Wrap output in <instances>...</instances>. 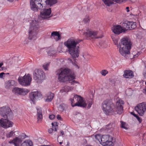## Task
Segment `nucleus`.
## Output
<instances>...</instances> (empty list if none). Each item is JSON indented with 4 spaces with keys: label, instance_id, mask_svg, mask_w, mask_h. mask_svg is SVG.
<instances>
[{
    "label": "nucleus",
    "instance_id": "40",
    "mask_svg": "<svg viewBox=\"0 0 146 146\" xmlns=\"http://www.w3.org/2000/svg\"><path fill=\"white\" fill-rule=\"evenodd\" d=\"M121 127L123 128L126 129H127V128L126 126V124L125 122H124L123 121H121Z\"/></svg>",
    "mask_w": 146,
    "mask_h": 146
},
{
    "label": "nucleus",
    "instance_id": "1",
    "mask_svg": "<svg viewBox=\"0 0 146 146\" xmlns=\"http://www.w3.org/2000/svg\"><path fill=\"white\" fill-rule=\"evenodd\" d=\"M82 41V40H77L72 38L69 39L64 43L67 48L68 52L74 58H77L79 56V47L78 45Z\"/></svg>",
    "mask_w": 146,
    "mask_h": 146
},
{
    "label": "nucleus",
    "instance_id": "27",
    "mask_svg": "<svg viewBox=\"0 0 146 146\" xmlns=\"http://www.w3.org/2000/svg\"><path fill=\"white\" fill-rule=\"evenodd\" d=\"M42 111L40 109H37V119L38 121H41L42 119Z\"/></svg>",
    "mask_w": 146,
    "mask_h": 146
},
{
    "label": "nucleus",
    "instance_id": "50",
    "mask_svg": "<svg viewBox=\"0 0 146 146\" xmlns=\"http://www.w3.org/2000/svg\"><path fill=\"white\" fill-rule=\"evenodd\" d=\"M61 93H63L64 92H66V90H65L64 88H63L60 91Z\"/></svg>",
    "mask_w": 146,
    "mask_h": 146
},
{
    "label": "nucleus",
    "instance_id": "64",
    "mask_svg": "<svg viewBox=\"0 0 146 146\" xmlns=\"http://www.w3.org/2000/svg\"><path fill=\"white\" fill-rule=\"evenodd\" d=\"M145 84L146 85V82H145Z\"/></svg>",
    "mask_w": 146,
    "mask_h": 146
},
{
    "label": "nucleus",
    "instance_id": "13",
    "mask_svg": "<svg viewBox=\"0 0 146 146\" xmlns=\"http://www.w3.org/2000/svg\"><path fill=\"white\" fill-rule=\"evenodd\" d=\"M10 117L8 119L1 118L0 119V127L5 129H7L9 127H11L13 124V123L9 120Z\"/></svg>",
    "mask_w": 146,
    "mask_h": 146
},
{
    "label": "nucleus",
    "instance_id": "17",
    "mask_svg": "<svg viewBox=\"0 0 146 146\" xmlns=\"http://www.w3.org/2000/svg\"><path fill=\"white\" fill-rule=\"evenodd\" d=\"M42 94L41 92H34L31 93L30 95V97L31 100L33 101V104L39 98H41Z\"/></svg>",
    "mask_w": 146,
    "mask_h": 146
},
{
    "label": "nucleus",
    "instance_id": "25",
    "mask_svg": "<svg viewBox=\"0 0 146 146\" xmlns=\"http://www.w3.org/2000/svg\"><path fill=\"white\" fill-rule=\"evenodd\" d=\"M57 2V0H44V4L51 6Z\"/></svg>",
    "mask_w": 146,
    "mask_h": 146
},
{
    "label": "nucleus",
    "instance_id": "19",
    "mask_svg": "<svg viewBox=\"0 0 146 146\" xmlns=\"http://www.w3.org/2000/svg\"><path fill=\"white\" fill-rule=\"evenodd\" d=\"M113 32L116 35H118L122 32H125L124 28L120 25H117L113 27L111 29Z\"/></svg>",
    "mask_w": 146,
    "mask_h": 146
},
{
    "label": "nucleus",
    "instance_id": "55",
    "mask_svg": "<svg viewBox=\"0 0 146 146\" xmlns=\"http://www.w3.org/2000/svg\"><path fill=\"white\" fill-rule=\"evenodd\" d=\"M129 7H127L126 8V9L127 10V12H128L129 11Z\"/></svg>",
    "mask_w": 146,
    "mask_h": 146
},
{
    "label": "nucleus",
    "instance_id": "22",
    "mask_svg": "<svg viewBox=\"0 0 146 146\" xmlns=\"http://www.w3.org/2000/svg\"><path fill=\"white\" fill-rule=\"evenodd\" d=\"M30 7L31 9L34 11H37L39 8L37 7V5L35 3L34 0H31L30 1Z\"/></svg>",
    "mask_w": 146,
    "mask_h": 146
},
{
    "label": "nucleus",
    "instance_id": "52",
    "mask_svg": "<svg viewBox=\"0 0 146 146\" xmlns=\"http://www.w3.org/2000/svg\"><path fill=\"white\" fill-rule=\"evenodd\" d=\"M57 118L58 120H61V117L60 115H57Z\"/></svg>",
    "mask_w": 146,
    "mask_h": 146
},
{
    "label": "nucleus",
    "instance_id": "16",
    "mask_svg": "<svg viewBox=\"0 0 146 146\" xmlns=\"http://www.w3.org/2000/svg\"><path fill=\"white\" fill-rule=\"evenodd\" d=\"M124 104V102L121 100H119L117 102L115 108V111L117 113L121 114L123 111V106Z\"/></svg>",
    "mask_w": 146,
    "mask_h": 146
},
{
    "label": "nucleus",
    "instance_id": "48",
    "mask_svg": "<svg viewBox=\"0 0 146 146\" xmlns=\"http://www.w3.org/2000/svg\"><path fill=\"white\" fill-rule=\"evenodd\" d=\"M136 118L137 119V120L139 121V123H141L142 121V119L141 118H140L138 116H137L136 117Z\"/></svg>",
    "mask_w": 146,
    "mask_h": 146
},
{
    "label": "nucleus",
    "instance_id": "3",
    "mask_svg": "<svg viewBox=\"0 0 146 146\" xmlns=\"http://www.w3.org/2000/svg\"><path fill=\"white\" fill-rule=\"evenodd\" d=\"M119 52L123 56L129 54L130 50L131 48V42L130 40L127 38H123L119 43Z\"/></svg>",
    "mask_w": 146,
    "mask_h": 146
},
{
    "label": "nucleus",
    "instance_id": "59",
    "mask_svg": "<svg viewBox=\"0 0 146 146\" xmlns=\"http://www.w3.org/2000/svg\"><path fill=\"white\" fill-rule=\"evenodd\" d=\"M3 65V63H0V68H1V66Z\"/></svg>",
    "mask_w": 146,
    "mask_h": 146
},
{
    "label": "nucleus",
    "instance_id": "49",
    "mask_svg": "<svg viewBox=\"0 0 146 146\" xmlns=\"http://www.w3.org/2000/svg\"><path fill=\"white\" fill-rule=\"evenodd\" d=\"M5 75V73L4 72H2L0 73V78H3V75Z\"/></svg>",
    "mask_w": 146,
    "mask_h": 146
},
{
    "label": "nucleus",
    "instance_id": "60",
    "mask_svg": "<svg viewBox=\"0 0 146 146\" xmlns=\"http://www.w3.org/2000/svg\"><path fill=\"white\" fill-rule=\"evenodd\" d=\"M1 68L2 70H4L6 69V68L5 67H2Z\"/></svg>",
    "mask_w": 146,
    "mask_h": 146
},
{
    "label": "nucleus",
    "instance_id": "47",
    "mask_svg": "<svg viewBox=\"0 0 146 146\" xmlns=\"http://www.w3.org/2000/svg\"><path fill=\"white\" fill-rule=\"evenodd\" d=\"M58 109L60 111H63L64 109V108L62 106L60 105L58 107Z\"/></svg>",
    "mask_w": 146,
    "mask_h": 146
},
{
    "label": "nucleus",
    "instance_id": "39",
    "mask_svg": "<svg viewBox=\"0 0 146 146\" xmlns=\"http://www.w3.org/2000/svg\"><path fill=\"white\" fill-rule=\"evenodd\" d=\"M49 63H47L45 64H44L43 65V67L44 69L46 70H48V67L49 65Z\"/></svg>",
    "mask_w": 146,
    "mask_h": 146
},
{
    "label": "nucleus",
    "instance_id": "42",
    "mask_svg": "<svg viewBox=\"0 0 146 146\" xmlns=\"http://www.w3.org/2000/svg\"><path fill=\"white\" fill-rule=\"evenodd\" d=\"M63 88L65 90H66V92H68L69 90H70V87L68 86H65Z\"/></svg>",
    "mask_w": 146,
    "mask_h": 146
},
{
    "label": "nucleus",
    "instance_id": "7",
    "mask_svg": "<svg viewBox=\"0 0 146 146\" xmlns=\"http://www.w3.org/2000/svg\"><path fill=\"white\" fill-rule=\"evenodd\" d=\"M112 140L111 137L108 135H104L102 137L100 143L104 146H112L113 144Z\"/></svg>",
    "mask_w": 146,
    "mask_h": 146
},
{
    "label": "nucleus",
    "instance_id": "33",
    "mask_svg": "<svg viewBox=\"0 0 146 146\" xmlns=\"http://www.w3.org/2000/svg\"><path fill=\"white\" fill-rule=\"evenodd\" d=\"M15 132L14 131H12L7 133L6 135L7 137L8 138H9L12 137L14 134Z\"/></svg>",
    "mask_w": 146,
    "mask_h": 146
},
{
    "label": "nucleus",
    "instance_id": "34",
    "mask_svg": "<svg viewBox=\"0 0 146 146\" xmlns=\"http://www.w3.org/2000/svg\"><path fill=\"white\" fill-rule=\"evenodd\" d=\"M36 39H30L29 38V36L28 38H27L25 39V40H24V41L23 42V44L25 45L27 44L29 42V40H35Z\"/></svg>",
    "mask_w": 146,
    "mask_h": 146
},
{
    "label": "nucleus",
    "instance_id": "11",
    "mask_svg": "<svg viewBox=\"0 0 146 146\" xmlns=\"http://www.w3.org/2000/svg\"><path fill=\"white\" fill-rule=\"evenodd\" d=\"M135 109L140 115L143 116L144 113L146 111V102L138 104L135 107Z\"/></svg>",
    "mask_w": 146,
    "mask_h": 146
},
{
    "label": "nucleus",
    "instance_id": "46",
    "mask_svg": "<svg viewBox=\"0 0 146 146\" xmlns=\"http://www.w3.org/2000/svg\"><path fill=\"white\" fill-rule=\"evenodd\" d=\"M55 115L53 114L50 115L49 116V118L51 120L55 118Z\"/></svg>",
    "mask_w": 146,
    "mask_h": 146
},
{
    "label": "nucleus",
    "instance_id": "31",
    "mask_svg": "<svg viewBox=\"0 0 146 146\" xmlns=\"http://www.w3.org/2000/svg\"><path fill=\"white\" fill-rule=\"evenodd\" d=\"M52 127L54 129L55 133H54V134L55 135L56 134L57 129L58 127V123L56 122H55L54 123H52Z\"/></svg>",
    "mask_w": 146,
    "mask_h": 146
},
{
    "label": "nucleus",
    "instance_id": "35",
    "mask_svg": "<svg viewBox=\"0 0 146 146\" xmlns=\"http://www.w3.org/2000/svg\"><path fill=\"white\" fill-rule=\"evenodd\" d=\"M83 21L85 23L89 22L90 21V18L89 16L86 15Z\"/></svg>",
    "mask_w": 146,
    "mask_h": 146
},
{
    "label": "nucleus",
    "instance_id": "23",
    "mask_svg": "<svg viewBox=\"0 0 146 146\" xmlns=\"http://www.w3.org/2000/svg\"><path fill=\"white\" fill-rule=\"evenodd\" d=\"M37 4V7L39 8V9H42L43 8V5L44 4V0H34Z\"/></svg>",
    "mask_w": 146,
    "mask_h": 146
},
{
    "label": "nucleus",
    "instance_id": "36",
    "mask_svg": "<svg viewBox=\"0 0 146 146\" xmlns=\"http://www.w3.org/2000/svg\"><path fill=\"white\" fill-rule=\"evenodd\" d=\"M56 51L51 49L48 52V55L50 56H53L56 53Z\"/></svg>",
    "mask_w": 146,
    "mask_h": 146
},
{
    "label": "nucleus",
    "instance_id": "62",
    "mask_svg": "<svg viewBox=\"0 0 146 146\" xmlns=\"http://www.w3.org/2000/svg\"><path fill=\"white\" fill-rule=\"evenodd\" d=\"M7 0L10 2H12L13 1V0Z\"/></svg>",
    "mask_w": 146,
    "mask_h": 146
},
{
    "label": "nucleus",
    "instance_id": "18",
    "mask_svg": "<svg viewBox=\"0 0 146 146\" xmlns=\"http://www.w3.org/2000/svg\"><path fill=\"white\" fill-rule=\"evenodd\" d=\"M12 92L16 95H24L29 92V90L25 89L15 88L13 90Z\"/></svg>",
    "mask_w": 146,
    "mask_h": 146
},
{
    "label": "nucleus",
    "instance_id": "5",
    "mask_svg": "<svg viewBox=\"0 0 146 146\" xmlns=\"http://www.w3.org/2000/svg\"><path fill=\"white\" fill-rule=\"evenodd\" d=\"M114 105L110 100H104L102 104V108L104 112L107 115L113 113L114 110Z\"/></svg>",
    "mask_w": 146,
    "mask_h": 146
},
{
    "label": "nucleus",
    "instance_id": "61",
    "mask_svg": "<svg viewBox=\"0 0 146 146\" xmlns=\"http://www.w3.org/2000/svg\"><path fill=\"white\" fill-rule=\"evenodd\" d=\"M133 115L135 117H137V116L138 115H136V114H135V113H134V115Z\"/></svg>",
    "mask_w": 146,
    "mask_h": 146
},
{
    "label": "nucleus",
    "instance_id": "14",
    "mask_svg": "<svg viewBox=\"0 0 146 146\" xmlns=\"http://www.w3.org/2000/svg\"><path fill=\"white\" fill-rule=\"evenodd\" d=\"M122 27L124 28L125 31L127 30L133 29L136 27V24L135 22L125 21L122 24Z\"/></svg>",
    "mask_w": 146,
    "mask_h": 146
},
{
    "label": "nucleus",
    "instance_id": "54",
    "mask_svg": "<svg viewBox=\"0 0 146 146\" xmlns=\"http://www.w3.org/2000/svg\"><path fill=\"white\" fill-rule=\"evenodd\" d=\"M114 43L116 45H117L118 44L117 41L116 40H115L114 41Z\"/></svg>",
    "mask_w": 146,
    "mask_h": 146
},
{
    "label": "nucleus",
    "instance_id": "43",
    "mask_svg": "<svg viewBox=\"0 0 146 146\" xmlns=\"http://www.w3.org/2000/svg\"><path fill=\"white\" fill-rule=\"evenodd\" d=\"M48 132L50 133H55L54 129L52 127V128H50L48 129Z\"/></svg>",
    "mask_w": 146,
    "mask_h": 146
},
{
    "label": "nucleus",
    "instance_id": "32",
    "mask_svg": "<svg viewBox=\"0 0 146 146\" xmlns=\"http://www.w3.org/2000/svg\"><path fill=\"white\" fill-rule=\"evenodd\" d=\"M104 3L108 6H110L111 5L113 4L111 0H102Z\"/></svg>",
    "mask_w": 146,
    "mask_h": 146
},
{
    "label": "nucleus",
    "instance_id": "28",
    "mask_svg": "<svg viewBox=\"0 0 146 146\" xmlns=\"http://www.w3.org/2000/svg\"><path fill=\"white\" fill-rule=\"evenodd\" d=\"M21 146H33L32 142L29 140L24 141L21 144Z\"/></svg>",
    "mask_w": 146,
    "mask_h": 146
},
{
    "label": "nucleus",
    "instance_id": "56",
    "mask_svg": "<svg viewBox=\"0 0 146 146\" xmlns=\"http://www.w3.org/2000/svg\"><path fill=\"white\" fill-rule=\"evenodd\" d=\"M76 83V81L75 80H73L71 82V84H73Z\"/></svg>",
    "mask_w": 146,
    "mask_h": 146
},
{
    "label": "nucleus",
    "instance_id": "2",
    "mask_svg": "<svg viewBox=\"0 0 146 146\" xmlns=\"http://www.w3.org/2000/svg\"><path fill=\"white\" fill-rule=\"evenodd\" d=\"M56 72V74L58 75V79L61 82L72 81L75 78L74 74H71L70 70L68 68H61L58 70Z\"/></svg>",
    "mask_w": 146,
    "mask_h": 146
},
{
    "label": "nucleus",
    "instance_id": "6",
    "mask_svg": "<svg viewBox=\"0 0 146 146\" xmlns=\"http://www.w3.org/2000/svg\"><path fill=\"white\" fill-rule=\"evenodd\" d=\"M70 100L71 102V105L72 107L78 106L85 108L87 106L82 98L77 95H74L73 99L70 98Z\"/></svg>",
    "mask_w": 146,
    "mask_h": 146
},
{
    "label": "nucleus",
    "instance_id": "8",
    "mask_svg": "<svg viewBox=\"0 0 146 146\" xmlns=\"http://www.w3.org/2000/svg\"><path fill=\"white\" fill-rule=\"evenodd\" d=\"M32 78L29 74L25 75L23 77H19L18 80L19 84L21 85L27 86L30 85Z\"/></svg>",
    "mask_w": 146,
    "mask_h": 146
},
{
    "label": "nucleus",
    "instance_id": "38",
    "mask_svg": "<svg viewBox=\"0 0 146 146\" xmlns=\"http://www.w3.org/2000/svg\"><path fill=\"white\" fill-rule=\"evenodd\" d=\"M102 137L99 135H96L95 136V138L96 139L98 140L100 143L101 141V138Z\"/></svg>",
    "mask_w": 146,
    "mask_h": 146
},
{
    "label": "nucleus",
    "instance_id": "20",
    "mask_svg": "<svg viewBox=\"0 0 146 146\" xmlns=\"http://www.w3.org/2000/svg\"><path fill=\"white\" fill-rule=\"evenodd\" d=\"M123 76L125 78H131L133 77L134 75L132 71L126 70L124 71Z\"/></svg>",
    "mask_w": 146,
    "mask_h": 146
},
{
    "label": "nucleus",
    "instance_id": "21",
    "mask_svg": "<svg viewBox=\"0 0 146 146\" xmlns=\"http://www.w3.org/2000/svg\"><path fill=\"white\" fill-rule=\"evenodd\" d=\"M16 84V83L14 80H9L5 83V87L7 89L12 88Z\"/></svg>",
    "mask_w": 146,
    "mask_h": 146
},
{
    "label": "nucleus",
    "instance_id": "44",
    "mask_svg": "<svg viewBox=\"0 0 146 146\" xmlns=\"http://www.w3.org/2000/svg\"><path fill=\"white\" fill-rule=\"evenodd\" d=\"M126 0H111V1H112L113 2V1H114L116 3H120L123 1H124Z\"/></svg>",
    "mask_w": 146,
    "mask_h": 146
},
{
    "label": "nucleus",
    "instance_id": "53",
    "mask_svg": "<svg viewBox=\"0 0 146 146\" xmlns=\"http://www.w3.org/2000/svg\"><path fill=\"white\" fill-rule=\"evenodd\" d=\"M57 141H58L59 142V143L60 144H61L62 143V142H63L62 140L61 141L59 142V139H58V138H57Z\"/></svg>",
    "mask_w": 146,
    "mask_h": 146
},
{
    "label": "nucleus",
    "instance_id": "4",
    "mask_svg": "<svg viewBox=\"0 0 146 146\" xmlns=\"http://www.w3.org/2000/svg\"><path fill=\"white\" fill-rule=\"evenodd\" d=\"M40 27V23L38 20H32L30 23L29 29V38L30 39L36 38V35Z\"/></svg>",
    "mask_w": 146,
    "mask_h": 146
},
{
    "label": "nucleus",
    "instance_id": "26",
    "mask_svg": "<svg viewBox=\"0 0 146 146\" xmlns=\"http://www.w3.org/2000/svg\"><path fill=\"white\" fill-rule=\"evenodd\" d=\"M54 95L50 92L48 93L47 95V98L45 101L47 102H50L52 101L54 97Z\"/></svg>",
    "mask_w": 146,
    "mask_h": 146
},
{
    "label": "nucleus",
    "instance_id": "12",
    "mask_svg": "<svg viewBox=\"0 0 146 146\" xmlns=\"http://www.w3.org/2000/svg\"><path fill=\"white\" fill-rule=\"evenodd\" d=\"M45 78L44 74V72L40 70H35L33 72V78L35 80L38 81H41L44 79Z\"/></svg>",
    "mask_w": 146,
    "mask_h": 146
},
{
    "label": "nucleus",
    "instance_id": "63",
    "mask_svg": "<svg viewBox=\"0 0 146 146\" xmlns=\"http://www.w3.org/2000/svg\"><path fill=\"white\" fill-rule=\"evenodd\" d=\"M134 113H135L133 112H131V114L133 115Z\"/></svg>",
    "mask_w": 146,
    "mask_h": 146
},
{
    "label": "nucleus",
    "instance_id": "30",
    "mask_svg": "<svg viewBox=\"0 0 146 146\" xmlns=\"http://www.w3.org/2000/svg\"><path fill=\"white\" fill-rule=\"evenodd\" d=\"M115 124L113 123H110L106 126V129L108 131L109 130L112 131L115 127Z\"/></svg>",
    "mask_w": 146,
    "mask_h": 146
},
{
    "label": "nucleus",
    "instance_id": "41",
    "mask_svg": "<svg viewBox=\"0 0 146 146\" xmlns=\"http://www.w3.org/2000/svg\"><path fill=\"white\" fill-rule=\"evenodd\" d=\"M92 101H89L88 102V106L87 107V108L88 109H89L91 107L92 105Z\"/></svg>",
    "mask_w": 146,
    "mask_h": 146
},
{
    "label": "nucleus",
    "instance_id": "45",
    "mask_svg": "<svg viewBox=\"0 0 146 146\" xmlns=\"http://www.w3.org/2000/svg\"><path fill=\"white\" fill-rule=\"evenodd\" d=\"M144 77L146 78V67L144 69L143 72Z\"/></svg>",
    "mask_w": 146,
    "mask_h": 146
},
{
    "label": "nucleus",
    "instance_id": "24",
    "mask_svg": "<svg viewBox=\"0 0 146 146\" xmlns=\"http://www.w3.org/2000/svg\"><path fill=\"white\" fill-rule=\"evenodd\" d=\"M20 137H17L12 140V142L15 146H19V144L22 142V140Z\"/></svg>",
    "mask_w": 146,
    "mask_h": 146
},
{
    "label": "nucleus",
    "instance_id": "37",
    "mask_svg": "<svg viewBox=\"0 0 146 146\" xmlns=\"http://www.w3.org/2000/svg\"><path fill=\"white\" fill-rule=\"evenodd\" d=\"M100 73L102 75L105 76L108 73V72L106 70H103L101 71Z\"/></svg>",
    "mask_w": 146,
    "mask_h": 146
},
{
    "label": "nucleus",
    "instance_id": "29",
    "mask_svg": "<svg viewBox=\"0 0 146 146\" xmlns=\"http://www.w3.org/2000/svg\"><path fill=\"white\" fill-rule=\"evenodd\" d=\"M55 36H57L58 37V40L61 39L60 35L59 32H58L53 31L51 33V38H52V37L54 38Z\"/></svg>",
    "mask_w": 146,
    "mask_h": 146
},
{
    "label": "nucleus",
    "instance_id": "57",
    "mask_svg": "<svg viewBox=\"0 0 146 146\" xmlns=\"http://www.w3.org/2000/svg\"><path fill=\"white\" fill-rule=\"evenodd\" d=\"M60 133L62 135H63L64 134V132L63 131H61Z\"/></svg>",
    "mask_w": 146,
    "mask_h": 146
},
{
    "label": "nucleus",
    "instance_id": "10",
    "mask_svg": "<svg viewBox=\"0 0 146 146\" xmlns=\"http://www.w3.org/2000/svg\"><path fill=\"white\" fill-rule=\"evenodd\" d=\"M83 35L87 39L100 38L103 36L102 35L100 36L98 35V32L92 31H88L87 32L84 33Z\"/></svg>",
    "mask_w": 146,
    "mask_h": 146
},
{
    "label": "nucleus",
    "instance_id": "15",
    "mask_svg": "<svg viewBox=\"0 0 146 146\" xmlns=\"http://www.w3.org/2000/svg\"><path fill=\"white\" fill-rule=\"evenodd\" d=\"M51 12L50 8L48 9H44L40 12V16L44 19H48L52 16V15H50Z\"/></svg>",
    "mask_w": 146,
    "mask_h": 146
},
{
    "label": "nucleus",
    "instance_id": "51",
    "mask_svg": "<svg viewBox=\"0 0 146 146\" xmlns=\"http://www.w3.org/2000/svg\"><path fill=\"white\" fill-rule=\"evenodd\" d=\"M139 52H138L137 54H136L135 55H133L134 58H135L137 57L139 55Z\"/></svg>",
    "mask_w": 146,
    "mask_h": 146
},
{
    "label": "nucleus",
    "instance_id": "58",
    "mask_svg": "<svg viewBox=\"0 0 146 146\" xmlns=\"http://www.w3.org/2000/svg\"><path fill=\"white\" fill-rule=\"evenodd\" d=\"M68 60L70 61V62H71L72 63V61L71 60V59L70 58H69L68 59Z\"/></svg>",
    "mask_w": 146,
    "mask_h": 146
},
{
    "label": "nucleus",
    "instance_id": "9",
    "mask_svg": "<svg viewBox=\"0 0 146 146\" xmlns=\"http://www.w3.org/2000/svg\"><path fill=\"white\" fill-rule=\"evenodd\" d=\"M0 115L8 119L12 117V113L9 108L7 106H3L0 108Z\"/></svg>",
    "mask_w": 146,
    "mask_h": 146
}]
</instances>
